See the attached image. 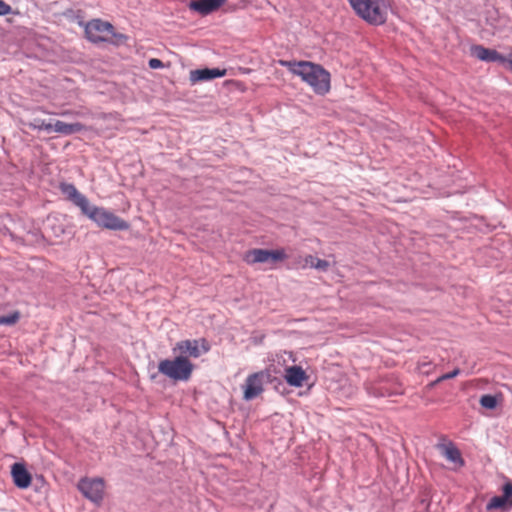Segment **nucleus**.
Here are the masks:
<instances>
[{"label":"nucleus","mask_w":512,"mask_h":512,"mask_svg":"<svg viewBox=\"0 0 512 512\" xmlns=\"http://www.w3.org/2000/svg\"><path fill=\"white\" fill-rule=\"evenodd\" d=\"M279 65L286 67L292 74L300 77L316 94L325 95L331 88L330 73L321 65L310 61H288L280 59Z\"/></svg>","instance_id":"1"},{"label":"nucleus","mask_w":512,"mask_h":512,"mask_svg":"<svg viewBox=\"0 0 512 512\" xmlns=\"http://www.w3.org/2000/svg\"><path fill=\"white\" fill-rule=\"evenodd\" d=\"M355 13L371 25L386 22L390 4L388 0H348Z\"/></svg>","instance_id":"2"},{"label":"nucleus","mask_w":512,"mask_h":512,"mask_svg":"<svg viewBox=\"0 0 512 512\" xmlns=\"http://www.w3.org/2000/svg\"><path fill=\"white\" fill-rule=\"evenodd\" d=\"M85 34L89 41L93 43L110 42L115 45L123 44L127 36L115 32L114 26L101 19H92L85 26Z\"/></svg>","instance_id":"3"},{"label":"nucleus","mask_w":512,"mask_h":512,"mask_svg":"<svg viewBox=\"0 0 512 512\" xmlns=\"http://www.w3.org/2000/svg\"><path fill=\"white\" fill-rule=\"evenodd\" d=\"M194 370V364L184 355L173 359H164L158 363V371L167 378L178 381H188Z\"/></svg>","instance_id":"4"},{"label":"nucleus","mask_w":512,"mask_h":512,"mask_svg":"<svg viewBox=\"0 0 512 512\" xmlns=\"http://www.w3.org/2000/svg\"><path fill=\"white\" fill-rule=\"evenodd\" d=\"M83 214L103 229L128 230L130 227L127 221L102 207L90 204Z\"/></svg>","instance_id":"5"},{"label":"nucleus","mask_w":512,"mask_h":512,"mask_svg":"<svg viewBox=\"0 0 512 512\" xmlns=\"http://www.w3.org/2000/svg\"><path fill=\"white\" fill-rule=\"evenodd\" d=\"M287 258L288 255L286 254L284 248H279L275 250L254 248L248 250L243 256V260L249 265L268 262L277 263L282 262Z\"/></svg>","instance_id":"6"},{"label":"nucleus","mask_w":512,"mask_h":512,"mask_svg":"<svg viewBox=\"0 0 512 512\" xmlns=\"http://www.w3.org/2000/svg\"><path fill=\"white\" fill-rule=\"evenodd\" d=\"M172 350L173 353L184 355L188 359L189 357L198 358L210 350V345L204 338L187 339L177 342Z\"/></svg>","instance_id":"7"},{"label":"nucleus","mask_w":512,"mask_h":512,"mask_svg":"<svg viewBox=\"0 0 512 512\" xmlns=\"http://www.w3.org/2000/svg\"><path fill=\"white\" fill-rule=\"evenodd\" d=\"M80 492L96 505H100L104 498L105 482L102 478H83L77 485Z\"/></svg>","instance_id":"8"},{"label":"nucleus","mask_w":512,"mask_h":512,"mask_svg":"<svg viewBox=\"0 0 512 512\" xmlns=\"http://www.w3.org/2000/svg\"><path fill=\"white\" fill-rule=\"evenodd\" d=\"M267 374L263 371H259L250 374L243 385V398L246 401H250L258 397L264 391V380Z\"/></svg>","instance_id":"9"},{"label":"nucleus","mask_w":512,"mask_h":512,"mask_svg":"<svg viewBox=\"0 0 512 512\" xmlns=\"http://www.w3.org/2000/svg\"><path fill=\"white\" fill-rule=\"evenodd\" d=\"M470 54L480 61L499 62L502 64L506 62V56L500 54L495 49L486 48L479 44L470 47Z\"/></svg>","instance_id":"10"},{"label":"nucleus","mask_w":512,"mask_h":512,"mask_svg":"<svg viewBox=\"0 0 512 512\" xmlns=\"http://www.w3.org/2000/svg\"><path fill=\"white\" fill-rule=\"evenodd\" d=\"M59 188L68 200L81 209L82 213L87 210V207L90 205L89 200L73 184L61 183Z\"/></svg>","instance_id":"11"},{"label":"nucleus","mask_w":512,"mask_h":512,"mask_svg":"<svg viewBox=\"0 0 512 512\" xmlns=\"http://www.w3.org/2000/svg\"><path fill=\"white\" fill-rule=\"evenodd\" d=\"M512 506V482L508 481L503 486V495L494 496L487 504V510H507Z\"/></svg>","instance_id":"12"},{"label":"nucleus","mask_w":512,"mask_h":512,"mask_svg":"<svg viewBox=\"0 0 512 512\" xmlns=\"http://www.w3.org/2000/svg\"><path fill=\"white\" fill-rule=\"evenodd\" d=\"M227 73L226 69L219 68H204V69H196L191 70L189 73V80L191 84H196L198 82L209 81L215 78L223 77Z\"/></svg>","instance_id":"13"},{"label":"nucleus","mask_w":512,"mask_h":512,"mask_svg":"<svg viewBox=\"0 0 512 512\" xmlns=\"http://www.w3.org/2000/svg\"><path fill=\"white\" fill-rule=\"evenodd\" d=\"M13 483L20 489H26L31 485L32 476L22 463H14L11 466Z\"/></svg>","instance_id":"14"},{"label":"nucleus","mask_w":512,"mask_h":512,"mask_svg":"<svg viewBox=\"0 0 512 512\" xmlns=\"http://www.w3.org/2000/svg\"><path fill=\"white\" fill-rule=\"evenodd\" d=\"M437 448L440 450L441 454L450 462L455 464L457 468H461L464 466L465 462L462 458L460 450L453 444L449 442L447 444H438Z\"/></svg>","instance_id":"15"},{"label":"nucleus","mask_w":512,"mask_h":512,"mask_svg":"<svg viewBox=\"0 0 512 512\" xmlns=\"http://www.w3.org/2000/svg\"><path fill=\"white\" fill-rule=\"evenodd\" d=\"M307 374L300 366H290L285 369L284 379L293 387H302L307 380Z\"/></svg>","instance_id":"16"},{"label":"nucleus","mask_w":512,"mask_h":512,"mask_svg":"<svg viewBox=\"0 0 512 512\" xmlns=\"http://www.w3.org/2000/svg\"><path fill=\"white\" fill-rule=\"evenodd\" d=\"M226 0H197L190 4V8L201 15H207L220 8Z\"/></svg>","instance_id":"17"},{"label":"nucleus","mask_w":512,"mask_h":512,"mask_svg":"<svg viewBox=\"0 0 512 512\" xmlns=\"http://www.w3.org/2000/svg\"><path fill=\"white\" fill-rule=\"evenodd\" d=\"M86 129H87L86 126L79 122L66 123V122H63L60 120L55 121V123H53V127H52V131L57 132L59 134H63V135H72L75 133L82 132Z\"/></svg>","instance_id":"18"},{"label":"nucleus","mask_w":512,"mask_h":512,"mask_svg":"<svg viewBox=\"0 0 512 512\" xmlns=\"http://www.w3.org/2000/svg\"><path fill=\"white\" fill-rule=\"evenodd\" d=\"M498 401L499 400H498L497 396L490 395V394L482 395L479 400L480 405L483 408L491 409V410L496 408V406L498 405Z\"/></svg>","instance_id":"19"},{"label":"nucleus","mask_w":512,"mask_h":512,"mask_svg":"<svg viewBox=\"0 0 512 512\" xmlns=\"http://www.w3.org/2000/svg\"><path fill=\"white\" fill-rule=\"evenodd\" d=\"M20 319V313L15 311L7 316H0V325H14Z\"/></svg>","instance_id":"20"},{"label":"nucleus","mask_w":512,"mask_h":512,"mask_svg":"<svg viewBox=\"0 0 512 512\" xmlns=\"http://www.w3.org/2000/svg\"><path fill=\"white\" fill-rule=\"evenodd\" d=\"M29 127L37 130H45L47 132L52 131L53 124L52 123H46L44 120H35L33 123H29Z\"/></svg>","instance_id":"21"},{"label":"nucleus","mask_w":512,"mask_h":512,"mask_svg":"<svg viewBox=\"0 0 512 512\" xmlns=\"http://www.w3.org/2000/svg\"><path fill=\"white\" fill-rule=\"evenodd\" d=\"M460 369L459 368H455L453 371L449 372V373H446V374H443L441 375L439 378H437L435 380V382L433 383L434 384H438L444 380H448V379H452V378H455L456 376H458L460 374Z\"/></svg>","instance_id":"22"},{"label":"nucleus","mask_w":512,"mask_h":512,"mask_svg":"<svg viewBox=\"0 0 512 512\" xmlns=\"http://www.w3.org/2000/svg\"><path fill=\"white\" fill-rule=\"evenodd\" d=\"M316 260H317V258L314 257L313 255H306L304 257V263L301 266V268L305 269L307 267H310V268H314L315 269V262H316Z\"/></svg>","instance_id":"23"},{"label":"nucleus","mask_w":512,"mask_h":512,"mask_svg":"<svg viewBox=\"0 0 512 512\" xmlns=\"http://www.w3.org/2000/svg\"><path fill=\"white\" fill-rule=\"evenodd\" d=\"M329 267L330 263L328 261L317 258L315 262V269L325 272L329 269Z\"/></svg>","instance_id":"24"},{"label":"nucleus","mask_w":512,"mask_h":512,"mask_svg":"<svg viewBox=\"0 0 512 512\" xmlns=\"http://www.w3.org/2000/svg\"><path fill=\"white\" fill-rule=\"evenodd\" d=\"M12 8L5 1L0 0V16L7 15L11 12Z\"/></svg>","instance_id":"25"},{"label":"nucleus","mask_w":512,"mask_h":512,"mask_svg":"<svg viewBox=\"0 0 512 512\" xmlns=\"http://www.w3.org/2000/svg\"><path fill=\"white\" fill-rule=\"evenodd\" d=\"M148 64H149V67L151 69H159V68H162L164 66L163 62L160 59H157V58H151L149 60Z\"/></svg>","instance_id":"26"},{"label":"nucleus","mask_w":512,"mask_h":512,"mask_svg":"<svg viewBox=\"0 0 512 512\" xmlns=\"http://www.w3.org/2000/svg\"><path fill=\"white\" fill-rule=\"evenodd\" d=\"M508 64V68L510 71H512V53H510L507 57H506V62Z\"/></svg>","instance_id":"27"}]
</instances>
